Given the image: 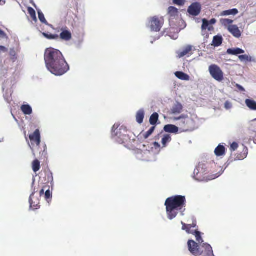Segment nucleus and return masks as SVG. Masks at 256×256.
<instances>
[{"label":"nucleus","instance_id":"nucleus-13","mask_svg":"<svg viewBox=\"0 0 256 256\" xmlns=\"http://www.w3.org/2000/svg\"><path fill=\"white\" fill-rule=\"evenodd\" d=\"M60 33L59 36V38L63 41L68 42L72 38V35L71 32L66 28L62 27L60 29Z\"/></svg>","mask_w":256,"mask_h":256},{"label":"nucleus","instance_id":"nucleus-36","mask_svg":"<svg viewBox=\"0 0 256 256\" xmlns=\"http://www.w3.org/2000/svg\"><path fill=\"white\" fill-rule=\"evenodd\" d=\"M248 148H244V152L240 154H238L236 158H235L236 160H242L246 158L248 155Z\"/></svg>","mask_w":256,"mask_h":256},{"label":"nucleus","instance_id":"nucleus-12","mask_svg":"<svg viewBox=\"0 0 256 256\" xmlns=\"http://www.w3.org/2000/svg\"><path fill=\"white\" fill-rule=\"evenodd\" d=\"M201 10V4L199 2H196L188 7V12L192 16H197L200 14Z\"/></svg>","mask_w":256,"mask_h":256},{"label":"nucleus","instance_id":"nucleus-4","mask_svg":"<svg viewBox=\"0 0 256 256\" xmlns=\"http://www.w3.org/2000/svg\"><path fill=\"white\" fill-rule=\"evenodd\" d=\"M206 170L207 166L206 164L203 162H200L194 170V178L198 181L210 180L218 178L224 172V170L222 168L220 172L207 178L204 176V175L206 174Z\"/></svg>","mask_w":256,"mask_h":256},{"label":"nucleus","instance_id":"nucleus-21","mask_svg":"<svg viewBox=\"0 0 256 256\" xmlns=\"http://www.w3.org/2000/svg\"><path fill=\"white\" fill-rule=\"evenodd\" d=\"M164 130L166 132L176 134L178 131V128L175 125L167 124L164 126Z\"/></svg>","mask_w":256,"mask_h":256},{"label":"nucleus","instance_id":"nucleus-7","mask_svg":"<svg viewBox=\"0 0 256 256\" xmlns=\"http://www.w3.org/2000/svg\"><path fill=\"white\" fill-rule=\"evenodd\" d=\"M208 72L211 76L216 80L221 82L224 79V74L220 66L215 64L209 66Z\"/></svg>","mask_w":256,"mask_h":256},{"label":"nucleus","instance_id":"nucleus-32","mask_svg":"<svg viewBox=\"0 0 256 256\" xmlns=\"http://www.w3.org/2000/svg\"><path fill=\"white\" fill-rule=\"evenodd\" d=\"M238 58L242 62H254V59L250 56L247 54L240 55L238 56Z\"/></svg>","mask_w":256,"mask_h":256},{"label":"nucleus","instance_id":"nucleus-40","mask_svg":"<svg viewBox=\"0 0 256 256\" xmlns=\"http://www.w3.org/2000/svg\"><path fill=\"white\" fill-rule=\"evenodd\" d=\"M38 13L40 20L43 24H48L47 21L44 18V16L42 11L40 10H38Z\"/></svg>","mask_w":256,"mask_h":256},{"label":"nucleus","instance_id":"nucleus-47","mask_svg":"<svg viewBox=\"0 0 256 256\" xmlns=\"http://www.w3.org/2000/svg\"><path fill=\"white\" fill-rule=\"evenodd\" d=\"M185 2L186 0H173L174 4L180 6L184 5Z\"/></svg>","mask_w":256,"mask_h":256},{"label":"nucleus","instance_id":"nucleus-42","mask_svg":"<svg viewBox=\"0 0 256 256\" xmlns=\"http://www.w3.org/2000/svg\"><path fill=\"white\" fill-rule=\"evenodd\" d=\"M155 128V126L151 127L148 132L143 134L144 138L147 139L154 132Z\"/></svg>","mask_w":256,"mask_h":256},{"label":"nucleus","instance_id":"nucleus-43","mask_svg":"<svg viewBox=\"0 0 256 256\" xmlns=\"http://www.w3.org/2000/svg\"><path fill=\"white\" fill-rule=\"evenodd\" d=\"M47 179L48 182H50V186L52 188L54 186V177L52 175V172H50L47 174Z\"/></svg>","mask_w":256,"mask_h":256},{"label":"nucleus","instance_id":"nucleus-45","mask_svg":"<svg viewBox=\"0 0 256 256\" xmlns=\"http://www.w3.org/2000/svg\"><path fill=\"white\" fill-rule=\"evenodd\" d=\"M250 130L256 132V118L250 122Z\"/></svg>","mask_w":256,"mask_h":256},{"label":"nucleus","instance_id":"nucleus-15","mask_svg":"<svg viewBox=\"0 0 256 256\" xmlns=\"http://www.w3.org/2000/svg\"><path fill=\"white\" fill-rule=\"evenodd\" d=\"M29 138L32 142H35L39 146L41 142L40 134L39 130L36 129L33 134L29 136Z\"/></svg>","mask_w":256,"mask_h":256},{"label":"nucleus","instance_id":"nucleus-41","mask_svg":"<svg viewBox=\"0 0 256 256\" xmlns=\"http://www.w3.org/2000/svg\"><path fill=\"white\" fill-rule=\"evenodd\" d=\"M168 14L171 16H174L178 14V10L174 6H170L168 8Z\"/></svg>","mask_w":256,"mask_h":256},{"label":"nucleus","instance_id":"nucleus-61","mask_svg":"<svg viewBox=\"0 0 256 256\" xmlns=\"http://www.w3.org/2000/svg\"><path fill=\"white\" fill-rule=\"evenodd\" d=\"M177 38H178L177 36H176V38H172L176 40Z\"/></svg>","mask_w":256,"mask_h":256},{"label":"nucleus","instance_id":"nucleus-56","mask_svg":"<svg viewBox=\"0 0 256 256\" xmlns=\"http://www.w3.org/2000/svg\"><path fill=\"white\" fill-rule=\"evenodd\" d=\"M43 194H44V190L42 189L40 192V194L42 196Z\"/></svg>","mask_w":256,"mask_h":256},{"label":"nucleus","instance_id":"nucleus-62","mask_svg":"<svg viewBox=\"0 0 256 256\" xmlns=\"http://www.w3.org/2000/svg\"><path fill=\"white\" fill-rule=\"evenodd\" d=\"M4 139V138H2V140H1L0 141V142H3Z\"/></svg>","mask_w":256,"mask_h":256},{"label":"nucleus","instance_id":"nucleus-49","mask_svg":"<svg viewBox=\"0 0 256 256\" xmlns=\"http://www.w3.org/2000/svg\"><path fill=\"white\" fill-rule=\"evenodd\" d=\"M8 52V48L4 46H0V56Z\"/></svg>","mask_w":256,"mask_h":256},{"label":"nucleus","instance_id":"nucleus-17","mask_svg":"<svg viewBox=\"0 0 256 256\" xmlns=\"http://www.w3.org/2000/svg\"><path fill=\"white\" fill-rule=\"evenodd\" d=\"M192 46L188 45L183 48L181 50L177 52L178 57L179 58H182L188 54L190 52L192 51Z\"/></svg>","mask_w":256,"mask_h":256},{"label":"nucleus","instance_id":"nucleus-64","mask_svg":"<svg viewBox=\"0 0 256 256\" xmlns=\"http://www.w3.org/2000/svg\"><path fill=\"white\" fill-rule=\"evenodd\" d=\"M254 143H256V139L254 140Z\"/></svg>","mask_w":256,"mask_h":256},{"label":"nucleus","instance_id":"nucleus-37","mask_svg":"<svg viewBox=\"0 0 256 256\" xmlns=\"http://www.w3.org/2000/svg\"><path fill=\"white\" fill-rule=\"evenodd\" d=\"M210 25V22L208 20L206 19L202 20V30L208 29V30H210L212 27Z\"/></svg>","mask_w":256,"mask_h":256},{"label":"nucleus","instance_id":"nucleus-55","mask_svg":"<svg viewBox=\"0 0 256 256\" xmlns=\"http://www.w3.org/2000/svg\"><path fill=\"white\" fill-rule=\"evenodd\" d=\"M30 0V4H32V5L35 8H36V4H35V3L33 1V0Z\"/></svg>","mask_w":256,"mask_h":256},{"label":"nucleus","instance_id":"nucleus-33","mask_svg":"<svg viewBox=\"0 0 256 256\" xmlns=\"http://www.w3.org/2000/svg\"><path fill=\"white\" fill-rule=\"evenodd\" d=\"M158 120V114L156 112H154L150 118V122L152 125H155Z\"/></svg>","mask_w":256,"mask_h":256},{"label":"nucleus","instance_id":"nucleus-29","mask_svg":"<svg viewBox=\"0 0 256 256\" xmlns=\"http://www.w3.org/2000/svg\"><path fill=\"white\" fill-rule=\"evenodd\" d=\"M246 106L250 110H256V102L252 100L246 99L245 101Z\"/></svg>","mask_w":256,"mask_h":256},{"label":"nucleus","instance_id":"nucleus-60","mask_svg":"<svg viewBox=\"0 0 256 256\" xmlns=\"http://www.w3.org/2000/svg\"><path fill=\"white\" fill-rule=\"evenodd\" d=\"M160 38V36H158L156 38H155L154 40H158Z\"/></svg>","mask_w":256,"mask_h":256},{"label":"nucleus","instance_id":"nucleus-31","mask_svg":"<svg viewBox=\"0 0 256 256\" xmlns=\"http://www.w3.org/2000/svg\"><path fill=\"white\" fill-rule=\"evenodd\" d=\"M8 58H10L12 60H17L18 55L15 49L12 48H10L8 52Z\"/></svg>","mask_w":256,"mask_h":256},{"label":"nucleus","instance_id":"nucleus-10","mask_svg":"<svg viewBox=\"0 0 256 256\" xmlns=\"http://www.w3.org/2000/svg\"><path fill=\"white\" fill-rule=\"evenodd\" d=\"M200 244V251L202 252V256H214L212 248L211 246L206 242Z\"/></svg>","mask_w":256,"mask_h":256},{"label":"nucleus","instance_id":"nucleus-1","mask_svg":"<svg viewBox=\"0 0 256 256\" xmlns=\"http://www.w3.org/2000/svg\"><path fill=\"white\" fill-rule=\"evenodd\" d=\"M44 61L47 70L56 76L64 74L70 69L62 53L57 49L46 48L44 52Z\"/></svg>","mask_w":256,"mask_h":256},{"label":"nucleus","instance_id":"nucleus-51","mask_svg":"<svg viewBox=\"0 0 256 256\" xmlns=\"http://www.w3.org/2000/svg\"><path fill=\"white\" fill-rule=\"evenodd\" d=\"M232 108V104L230 102L228 101L224 103V108L226 110H230Z\"/></svg>","mask_w":256,"mask_h":256},{"label":"nucleus","instance_id":"nucleus-46","mask_svg":"<svg viewBox=\"0 0 256 256\" xmlns=\"http://www.w3.org/2000/svg\"><path fill=\"white\" fill-rule=\"evenodd\" d=\"M238 147V144L237 142H233L230 144V150L232 152L235 151L236 150H237Z\"/></svg>","mask_w":256,"mask_h":256},{"label":"nucleus","instance_id":"nucleus-50","mask_svg":"<svg viewBox=\"0 0 256 256\" xmlns=\"http://www.w3.org/2000/svg\"><path fill=\"white\" fill-rule=\"evenodd\" d=\"M28 10L29 14L31 16V17H35V14H36V12L34 8H32L29 7L28 8Z\"/></svg>","mask_w":256,"mask_h":256},{"label":"nucleus","instance_id":"nucleus-23","mask_svg":"<svg viewBox=\"0 0 256 256\" xmlns=\"http://www.w3.org/2000/svg\"><path fill=\"white\" fill-rule=\"evenodd\" d=\"M144 110L142 108L138 110L136 114V120L139 124L143 122L144 118Z\"/></svg>","mask_w":256,"mask_h":256},{"label":"nucleus","instance_id":"nucleus-44","mask_svg":"<svg viewBox=\"0 0 256 256\" xmlns=\"http://www.w3.org/2000/svg\"><path fill=\"white\" fill-rule=\"evenodd\" d=\"M233 20L228 18H222L220 20V22L222 25L226 26L233 22Z\"/></svg>","mask_w":256,"mask_h":256},{"label":"nucleus","instance_id":"nucleus-27","mask_svg":"<svg viewBox=\"0 0 256 256\" xmlns=\"http://www.w3.org/2000/svg\"><path fill=\"white\" fill-rule=\"evenodd\" d=\"M226 148L224 146L219 144L214 150V154L218 156H223L225 154Z\"/></svg>","mask_w":256,"mask_h":256},{"label":"nucleus","instance_id":"nucleus-63","mask_svg":"<svg viewBox=\"0 0 256 256\" xmlns=\"http://www.w3.org/2000/svg\"><path fill=\"white\" fill-rule=\"evenodd\" d=\"M188 130V129H186V130H183L184 131H187Z\"/></svg>","mask_w":256,"mask_h":256},{"label":"nucleus","instance_id":"nucleus-38","mask_svg":"<svg viewBox=\"0 0 256 256\" xmlns=\"http://www.w3.org/2000/svg\"><path fill=\"white\" fill-rule=\"evenodd\" d=\"M40 169V162L38 160H35L32 162V170L36 172Z\"/></svg>","mask_w":256,"mask_h":256},{"label":"nucleus","instance_id":"nucleus-28","mask_svg":"<svg viewBox=\"0 0 256 256\" xmlns=\"http://www.w3.org/2000/svg\"><path fill=\"white\" fill-rule=\"evenodd\" d=\"M238 12V10L236 8H233L226 10L223 11L222 12L220 15L222 16H228L230 15L235 16Z\"/></svg>","mask_w":256,"mask_h":256},{"label":"nucleus","instance_id":"nucleus-54","mask_svg":"<svg viewBox=\"0 0 256 256\" xmlns=\"http://www.w3.org/2000/svg\"><path fill=\"white\" fill-rule=\"evenodd\" d=\"M210 24H213L216 22V20L214 18L211 19L210 21Z\"/></svg>","mask_w":256,"mask_h":256},{"label":"nucleus","instance_id":"nucleus-25","mask_svg":"<svg viewBox=\"0 0 256 256\" xmlns=\"http://www.w3.org/2000/svg\"><path fill=\"white\" fill-rule=\"evenodd\" d=\"M20 109L25 115H30L32 112V107L28 104L22 105Z\"/></svg>","mask_w":256,"mask_h":256},{"label":"nucleus","instance_id":"nucleus-5","mask_svg":"<svg viewBox=\"0 0 256 256\" xmlns=\"http://www.w3.org/2000/svg\"><path fill=\"white\" fill-rule=\"evenodd\" d=\"M163 24L164 22L162 18L154 16L148 20L146 27L152 32H158L160 31Z\"/></svg>","mask_w":256,"mask_h":256},{"label":"nucleus","instance_id":"nucleus-9","mask_svg":"<svg viewBox=\"0 0 256 256\" xmlns=\"http://www.w3.org/2000/svg\"><path fill=\"white\" fill-rule=\"evenodd\" d=\"M188 250L194 256H200L202 254L200 251V244L193 240H189L188 242Z\"/></svg>","mask_w":256,"mask_h":256},{"label":"nucleus","instance_id":"nucleus-19","mask_svg":"<svg viewBox=\"0 0 256 256\" xmlns=\"http://www.w3.org/2000/svg\"><path fill=\"white\" fill-rule=\"evenodd\" d=\"M183 108L182 104L176 102L171 108L170 112L172 114H178L181 113Z\"/></svg>","mask_w":256,"mask_h":256},{"label":"nucleus","instance_id":"nucleus-14","mask_svg":"<svg viewBox=\"0 0 256 256\" xmlns=\"http://www.w3.org/2000/svg\"><path fill=\"white\" fill-rule=\"evenodd\" d=\"M160 145L157 142L153 143V146L150 148V150H146L144 153L146 155H156L160 153Z\"/></svg>","mask_w":256,"mask_h":256},{"label":"nucleus","instance_id":"nucleus-58","mask_svg":"<svg viewBox=\"0 0 256 256\" xmlns=\"http://www.w3.org/2000/svg\"><path fill=\"white\" fill-rule=\"evenodd\" d=\"M34 20H36V14H35V17H32Z\"/></svg>","mask_w":256,"mask_h":256},{"label":"nucleus","instance_id":"nucleus-53","mask_svg":"<svg viewBox=\"0 0 256 256\" xmlns=\"http://www.w3.org/2000/svg\"><path fill=\"white\" fill-rule=\"evenodd\" d=\"M0 38H7L6 34L5 32L0 29Z\"/></svg>","mask_w":256,"mask_h":256},{"label":"nucleus","instance_id":"nucleus-2","mask_svg":"<svg viewBox=\"0 0 256 256\" xmlns=\"http://www.w3.org/2000/svg\"><path fill=\"white\" fill-rule=\"evenodd\" d=\"M186 199L184 196H174L166 198L164 206L166 207V216L168 220H172L180 214L184 215Z\"/></svg>","mask_w":256,"mask_h":256},{"label":"nucleus","instance_id":"nucleus-11","mask_svg":"<svg viewBox=\"0 0 256 256\" xmlns=\"http://www.w3.org/2000/svg\"><path fill=\"white\" fill-rule=\"evenodd\" d=\"M200 244V251L202 252V256H214L212 248L211 246L206 242Z\"/></svg>","mask_w":256,"mask_h":256},{"label":"nucleus","instance_id":"nucleus-39","mask_svg":"<svg viewBox=\"0 0 256 256\" xmlns=\"http://www.w3.org/2000/svg\"><path fill=\"white\" fill-rule=\"evenodd\" d=\"M42 35L48 40H58L59 38V36L58 34H48L46 32H42Z\"/></svg>","mask_w":256,"mask_h":256},{"label":"nucleus","instance_id":"nucleus-34","mask_svg":"<svg viewBox=\"0 0 256 256\" xmlns=\"http://www.w3.org/2000/svg\"><path fill=\"white\" fill-rule=\"evenodd\" d=\"M192 234L195 236L196 240L199 244L204 243L203 239L201 236L200 232L199 231H198L197 230H194V234Z\"/></svg>","mask_w":256,"mask_h":256},{"label":"nucleus","instance_id":"nucleus-20","mask_svg":"<svg viewBox=\"0 0 256 256\" xmlns=\"http://www.w3.org/2000/svg\"><path fill=\"white\" fill-rule=\"evenodd\" d=\"M181 224H182V230H186V232L188 234H193L194 230H191L192 228H194L196 227V223L193 222L192 224H184V222H181Z\"/></svg>","mask_w":256,"mask_h":256},{"label":"nucleus","instance_id":"nucleus-24","mask_svg":"<svg viewBox=\"0 0 256 256\" xmlns=\"http://www.w3.org/2000/svg\"><path fill=\"white\" fill-rule=\"evenodd\" d=\"M174 75L180 80L186 81L190 80V76L182 72H176L174 73Z\"/></svg>","mask_w":256,"mask_h":256},{"label":"nucleus","instance_id":"nucleus-8","mask_svg":"<svg viewBox=\"0 0 256 256\" xmlns=\"http://www.w3.org/2000/svg\"><path fill=\"white\" fill-rule=\"evenodd\" d=\"M13 85L12 80H8L5 82L2 86V90L4 92V100L8 104L12 101V86Z\"/></svg>","mask_w":256,"mask_h":256},{"label":"nucleus","instance_id":"nucleus-16","mask_svg":"<svg viewBox=\"0 0 256 256\" xmlns=\"http://www.w3.org/2000/svg\"><path fill=\"white\" fill-rule=\"evenodd\" d=\"M229 32L236 38H239L241 36V32L236 25H230L228 28Z\"/></svg>","mask_w":256,"mask_h":256},{"label":"nucleus","instance_id":"nucleus-52","mask_svg":"<svg viewBox=\"0 0 256 256\" xmlns=\"http://www.w3.org/2000/svg\"><path fill=\"white\" fill-rule=\"evenodd\" d=\"M236 87L238 89V90L240 92H244L245 89L243 86L239 84H236Z\"/></svg>","mask_w":256,"mask_h":256},{"label":"nucleus","instance_id":"nucleus-22","mask_svg":"<svg viewBox=\"0 0 256 256\" xmlns=\"http://www.w3.org/2000/svg\"><path fill=\"white\" fill-rule=\"evenodd\" d=\"M226 52L228 54L237 56L240 54L244 53V50L238 48H228Z\"/></svg>","mask_w":256,"mask_h":256},{"label":"nucleus","instance_id":"nucleus-35","mask_svg":"<svg viewBox=\"0 0 256 256\" xmlns=\"http://www.w3.org/2000/svg\"><path fill=\"white\" fill-rule=\"evenodd\" d=\"M34 196V193H32L30 197L29 202L30 204V208L34 210L38 208L37 206H38V202L33 201Z\"/></svg>","mask_w":256,"mask_h":256},{"label":"nucleus","instance_id":"nucleus-3","mask_svg":"<svg viewBox=\"0 0 256 256\" xmlns=\"http://www.w3.org/2000/svg\"><path fill=\"white\" fill-rule=\"evenodd\" d=\"M130 131L127 128L122 126L119 128V126L115 124L112 129V138L115 142L124 144L126 148H130L132 144V140L130 135L132 134Z\"/></svg>","mask_w":256,"mask_h":256},{"label":"nucleus","instance_id":"nucleus-59","mask_svg":"<svg viewBox=\"0 0 256 256\" xmlns=\"http://www.w3.org/2000/svg\"><path fill=\"white\" fill-rule=\"evenodd\" d=\"M138 158L140 159H142V160H148L146 158H140V157H138Z\"/></svg>","mask_w":256,"mask_h":256},{"label":"nucleus","instance_id":"nucleus-48","mask_svg":"<svg viewBox=\"0 0 256 256\" xmlns=\"http://www.w3.org/2000/svg\"><path fill=\"white\" fill-rule=\"evenodd\" d=\"M44 197L46 200L52 198V193L50 190H46V192L44 193Z\"/></svg>","mask_w":256,"mask_h":256},{"label":"nucleus","instance_id":"nucleus-18","mask_svg":"<svg viewBox=\"0 0 256 256\" xmlns=\"http://www.w3.org/2000/svg\"><path fill=\"white\" fill-rule=\"evenodd\" d=\"M173 119L174 120H180L178 124L180 126H184L190 122V120L188 118V116L184 114H182L178 117H174Z\"/></svg>","mask_w":256,"mask_h":256},{"label":"nucleus","instance_id":"nucleus-57","mask_svg":"<svg viewBox=\"0 0 256 256\" xmlns=\"http://www.w3.org/2000/svg\"><path fill=\"white\" fill-rule=\"evenodd\" d=\"M34 20H36V14H35V17H32Z\"/></svg>","mask_w":256,"mask_h":256},{"label":"nucleus","instance_id":"nucleus-26","mask_svg":"<svg viewBox=\"0 0 256 256\" xmlns=\"http://www.w3.org/2000/svg\"><path fill=\"white\" fill-rule=\"evenodd\" d=\"M223 38L220 35L214 36L213 38L212 44L214 47L220 46L222 42Z\"/></svg>","mask_w":256,"mask_h":256},{"label":"nucleus","instance_id":"nucleus-30","mask_svg":"<svg viewBox=\"0 0 256 256\" xmlns=\"http://www.w3.org/2000/svg\"><path fill=\"white\" fill-rule=\"evenodd\" d=\"M172 138L170 134H164L162 140V147L166 148L167 146V144L170 142Z\"/></svg>","mask_w":256,"mask_h":256},{"label":"nucleus","instance_id":"nucleus-6","mask_svg":"<svg viewBox=\"0 0 256 256\" xmlns=\"http://www.w3.org/2000/svg\"><path fill=\"white\" fill-rule=\"evenodd\" d=\"M16 60H12L10 58H7L4 61V64L1 70V74H5V72H8L6 73L8 75L14 74L16 70V64H15Z\"/></svg>","mask_w":256,"mask_h":256}]
</instances>
